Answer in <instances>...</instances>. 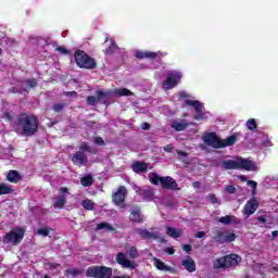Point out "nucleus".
<instances>
[{
  "mask_svg": "<svg viewBox=\"0 0 278 278\" xmlns=\"http://www.w3.org/2000/svg\"><path fill=\"white\" fill-rule=\"evenodd\" d=\"M153 262H154L153 265L157 270H163L164 273H172V274L175 273V268L168 265H165L164 262H162V260L154 257Z\"/></svg>",
  "mask_w": 278,
  "mask_h": 278,
  "instance_id": "obj_24",
  "label": "nucleus"
},
{
  "mask_svg": "<svg viewBox=\"0 0 278 278\" xmlns=\"http://www.w3.org/2000/svg\"><path fill=\"white\" fill-rule=\"evenodd\" d=\"M161 52H151V51H137L135 58L137 60H155Z\"/></svg>",
  "mask_w": 278,
  "mask_h": 278,
  "instance_id": "obj_23",
  "label": "nucleus"
},
{
  "mask_svg": "<svg viewBox=\"0 0 278 278\" xmlns=\"http://www.w3.org/2000/svg\"><path fill=\"white\" fill-rule=\"evenodd\" d=\"M115 262L116 264H119L122 268H130L131 270L136 269V264L134 262L129 261L125 253L118 252L115 255Z\"/></svg>",
  "mask_w": 278,
  "mask_h": 278,
  "instance_id": "obj_13",
  "label": "nucleus"
},
{
  "mask_svg": "<svg viewBox=\"0 0 278 278\" xmlns=\"http://www.w3.org/2000/svg\"><path fill=\"white\" fill-rule=\"evenodd\" d=\"M149 179L152 186H160V185L162 186V180L164 179V177L159 176L157 173H150Z\"/></svg>",
  "mask_w": 278,
  "mask_h": 278,
  "instance_id": "obj_27",
  "label": "nucleus"
},
{
  "mask_svg": "<svg viewBox=\"0 0 278 278\" xmlns=\"http://www.w3.org/2000/svg\"><path fill=\"white\" fill-rule=\"evenodd\" d=\"M37 233H38L39 236H43V238H47V236H49V228H47V227L39 228V229L37 230Z\"/></svg>",
  "mask_w": 278,
  "mask_h": 278,
  "instance_id": "obj_43",
  "label": "nucleus"
},
{
  "mask_svg": "<svg viewBox=\"0 0 278 278\" xmlns=\"http://www.w3.org/2000/svg\"><path fill=\"white\" fill-rule=\"evenodd\" d=\"M248 186H250L252 190H255L257 188V182L254 180H248Z\"/></svg>",
  "mask_w": 278,
  "mask_h": 278,
  "instance_id": "obj_49",
  "label": "nucleus"
},
{
  "mask_svg": "<svg viewBox=\"0 0 278 278\" xmlns=\"http://www.w3.org/2000/svg\"><path fill=\"white\" fill-rule=\"evenodd\" d=\"M236 240V233L230 232L224 237V243L225 242H233Z\"/></svg>",
  "mask_w": 278,
  "mask_h": 278,
  "instance_id": "obj_42",
  "label": "nucleus"
},
{
  "mask_svg": "<svg viewBox=\"0 0 278 278\" xmlns=\"http://www.w3.org/2000/svg\"><path fill=\"white\" fill-rule=\"evenodd\" d=\"M204 144L213 149H220V137L216 132H207L203 137Z\"/></svg>",
  "mask_w": 278,
  "mask_h": 278,
  "instance_id": "obj_12",
  "label": "nucleus"
},
{
  "mask_svg": "<svg viewBox=\"0 0 278 278\" xmlns=\"http://www.w3.org/2000/svg\"><path fill=\"white\" fill-rule=\"evenodd\" d=\"M207 199L212 205H216V203H218V198H216V194L214 193L208 194Z\"/></svg>",
  "mask_w": 278,
  "mask_h": 278,
  "instance_id": "obj_44",
  "label": "nucleus"
},
{
  "mask_svg": "<svg viewBox=\"0 0 278 278\" xmlns=\"http://www.w3.org/2000/svg\"><path fill=\"white\" fill-rule=\"evenodd\" d=\"M186 105H189L190 108H194L197 114L193 116L194 121H205L207 116L205 115V112H203V103H201L199 100H186Z\"/></svg>",
  "mask_w": 278,
  "mask_h": 278,
  "instance_id": "obj_10",
  "label": "nucleus"
},
{
  "mask_svg": "<svg viewBox=\"0 0 278 278\" xmlns=\"http://www.w3.org/2000/svg\"><path fill=\"white\" fill-rule=\"evenodd\" d=\"M80 151H88V153H92V149L90 148V146H88V143L83 142L79 146Z\"/></svg>",
  "mask_w": 278,
  "mask_h": 278,
  "instance_id": "obj_45",
  "label": "nucleus"
},
{
  "mask_svg": "<svg viewBox=\"0 0 278 278\" xmlns=\"http://www.w3.org/2000/svg\"><path fill=\"white\" fill-rule=\"evenodd\" d=\"M56 51H60L61 53H68V50L64 47L56 48Z\"/></svg>",
  "mask_w": 278,
  "mask_h": 278,
  "instance_id": "obj_57",
  "label": "nucleus"
},
{
  "mask_svg": "<svg viewBox=\"0 0 278 278\" xmlns=\"http://www.w3.org/2000/svg\"><path fill=\"white\" fill-rule=\"evenodd\" d=\"M141 129H143V131H149V129H151V124L149 123H143L141 125Z\"/></svg>",
  "mask_w": 278,
  "mask_h": 278,
  "instance_id": "obj_52",
  "label": "nucleus"
},
{
  "mask_svg": "<svg viewBox=\"0 0 278 278\" xmlns=\"http://www.w3.org/2000/svg\"><path fill=\"white\" fill-rule=\"evenodd\" d=\"M125 199H127V188L125 186H119L117 191L112 195V201L115 205H121L125 203Z\"/></svg>",
  "mask_w": 278,
  "mask_h": 278,
  "instance_id": "obj_14",
  "label": "nucleus"
},
{
  "mask_svg": "<svg viewBox=\"0 0 278 278\" xmlns=\"http://www.w3.org/2000/svg\"><path fill=\"white\" fill-rule=\"evenodd\" d=\"M226 192H228V194H236V187L233 185L226 186Z\"/></svg>",
  "mask_w": 278,
  "mask_h": 278,
  "instance_id": "obj_46",
  "label": "nucleus"
},
{
  "mask_svg": "<svg viewBox=\"0 0 278 278\" xmlns=\"http://www.w3.org/2000/svg\"><path fill=\"white\" fill-rule=\"evenodd\" d=\"M257 207H260V203H257V200L252 199L248 201L243 207V214L245 216H252V214H255L257 212Z\"/></svg>",
  "mask_w": 278,
  "mask_h": 278,
  "instance_id": "obj_17",
  "label": "nucleus"
},
{
  "mask_svg": "<svg viewBox=\"0 0 278 278\" xmlns=\"http://www.w3.org/2000/svg\"><path fill=\"white\" fill-rule=\"evenodd\" d=\"M135 233H137V236H139L141 240H157V238H160L157 233L151 232L149 231V229L146 228H137L135 230Z\"/></svg>",
  "mask_w": 278,
  "mask_h": 278,
  "instance_id": "obj_16",
  "label": "nucleus"
},
{
  "mask_svg": "<svg viewBox=\"0 0 278 278\" xmlns=\"http://www.w3.org/2000/svg\"><path fill=\"white\" fill-rule=\"evenodd\" d=\"M60 197H58L53 203L54 210H64L66 205V194H68V188L67 187H61L59 189Z\"/></svg>",
  "mask_w": 278,
  "mask_h": 278,
  "instance_id": "obj_11",
  "label": "nucleus"
},
{
  "mask_svg": "<svg viewBox=\"0 0 278 278\" xmlns=\"http://www.w3.org/2000/svg\"><path fill=\"white\" fill-rule=\"evenodd\" d=\"M23 238H25V228L15 227L3 237V242L4 244L18 247L23 242Z\"/></svg>",
  "mask_w": 278,
  "mask_h": 278,
  "instance_id": "obj_4",
  "label": "nucleus"
},
{
  "mask_svg": "<svg viewBox=\"0 0 278 278\" xmlns=\"http://www.w3.org/2000/svg\"><path fill=\"white\" fill-rule=\"evenodd\" d=\"M43 278H50L47 274L43 276Z\"/></svg>",
  "mask_w": 278,
  "mask_h": 278,
  "instance_id": "obj_62",
  "label": "nucleus"
},
{
  "mask_svg": "<svg viewBox=\"0 0 278 278\" xmlns=\"http://www.w3.org/2000/svg\"><path fill=\"white\" fill-rule=\"evenodd\" d=\"M193 188H201V182L200 181H194L192 182Z\"/></svg>",
  "mask_w": 278,
  "mask_h": 278,
  "instance_id": "obj_58",
  "label": "nucleus"
},
{
  "mask_svg": "<svg viewBox=\"0 0 278 278\" xmlns=\"http://www.w3.org/2000/svg\"><path fill=\"white\" fill-rule=\"evenodd\" d=\"M256 219L258 220V223H262L263 225H266V217L265 216H258Z\"/></svg>",
  "mask_w": 278,
  "mask_h": 278,
  "instance_id": "obj_55",
  "label": "nucleus"
},
{
  "mask_svg": "<svg viewBox=\"0 0 278 278\" xmlns=\"http://www.w3.org/2000/svg\"><path fill=\"white\" fill-rule=\"evenodd\" d=\"M72 162L75 166H86L88 164V155L83 151H78L72 156Z\"/></svg>",
  "mask_w": 278,
  "mask_h": 278,
  "instance_id": "obj_18",
  "label": "nucleus"
},
{
  "mask_svg": "<svg viewBox=\"0 0 278 278\" xmlns=\"http://www.w3.org/2000/svg\"><path fill=\"white\" fill-rule=\"evenodd\" d=\"M64 94L68 98L78 96L77 91H65Z\"/></svg>",
  "mask_w": 278,
  "mask_h": 278,
  "instance_id": "obj_50",
  "label": "nucleus"
},
{
  "mask_svg": "<svg viewBox=\"0 0 278 278\" xmlns=\"http://www.w3.org/2000/svg\"><path fill=\"white\" fill-rule=\"evenodd\" d=\"M194 238H205V231H198V232L194 235Z\"/></svg>",
  "mask_w": 278,
  "mask_h": 278,
  "instance_id": "obj_54",
  "label": "nucleus"
},
{
  "mask_svg": "<svg viewBox=\"0 0 278 278\" xmlns=\"http://www.w3.org/2000/svg\"><path fill=\"white\" fill-rule=\"evenodd\" d=\"M81 205L87 212H94V202L92 200L86 199L81 202Z\"/></svg>",
  "mask_w": 278,
  "mask_h": 278,
  "instance_id": "obj_34",
  "label": "nucleus"
},
{
  "mask_svg": "<svg viewBox=\"0 0 278 278\" xmlns=\"http://www.w3.org/2000/svg\"><path fill=\"white\" fill-rule=\"evenodd\" d=\"M165 253H167V255H175V248L173 247L166 248Z\"/></svg>",
  "mask_w": 278,
  "mask_h": 278,
  "instance_id": "obj_51",
  "label": "nucleus"
},
{
  "mask_svg": "<svg viewBox=\"0 0 278 278\" xmlns=\"http://www.w3.org/2000/svg\"><path fill=\"white\" fill-rule=\"evenodd\" d=\"M5 179L10 184H20L21 181H23V176L18 170L11 169L5 174Z\"/></svg>",
  "mask_w": 278,
  "mask_h": 278,
  "instance_id": "obj_19",
  "label": "nucleus"
},
{
  "mask_svg": "<svg viewBox=\"0 0 278 278\" xmlns=\"http://www.w3.org/2000/svg\"><path fill=\"white\" fill-rule=\"evenodd\" d=\"M21 84V88L12 87L9 89V92H11V94H23L24 92L29 93L31 88H36V86H38L36 78L24 79Z\"/></svg>",
  "mask_w": 278,
  "mask_h": 278,
  "instance_id": "obj_7",
  "label": "nucleus"
},
{
  "mask_svg": "<svg viewBox=\"0 0 278 278\" xmlns=\"http://www.w3.org/2000/svg\"><path fill=\"white\" fill-rule=\"evenodd\" d=\"M1 53H3V50L0 48V55H1Z\"/></svg>",
  "mask_w": 278,
  "mask_h": 278,
  "instance_id": "obj_63",
  "label": "nucleus"
},
{
  "mask_svg": "<svg viewBox=\"0 0 278 278\" xmlns=\"http://www.w3.org/2000/svg\"><path fill=\"white\" fill-rule=\"evenodd\" d=\"M64 108H66V103H64V102L63 103H54L52 105L53 112H56V113L63 112Z\"/></svg>",
  "mask_w": 278,
  "mask_h": 278,
  "instance_id": "obj_41",
  "label": "nucleus"
},
{
  "mask_svg": "<svg viewBox=\"0 0 278 278\" xmlns=\"http://www.w3.org/2000/svg\"><path fill=\"white\" fill-rule=\"evenodd\" d=\"M108 40H110V38L106 37V38H105V42H108Z\"/></svg>",
  "mask_w": 278,
  "mask_h": 278,
  "instance_id": "obj_64",
  "label": "nucleus"
},
{
  "mask_svg": "<svg viewBox=\"0 0 278 278\" xmlns=\"http://www.w3.org/2000/svg\"><path fill=\"white\" fill-rule=\"evenodd\" d=\"M129 218L131 223H144V219H142V213H140V208H132Z\"/></svg>",
  "mask_w": 278,
  "mask_h": 278,
  "instance_id": "obj_25",
  "label": "nucleus"
},
{
  "mask_svg": "<svg viewBox=\"0 0 278 278\" xmlns=\"http://www.w3.org/2000/svg\"><path fill=\"white\" fill-rule=\"evenodd\" d=\"M222 225H231L232 223H238V218L233 215H226L218 219Z\"/></svg>",
  "mask_w": 278,
  "mask_h": 278,
  "instance_id": "obj_29",
  "label": "nucleus"
},
{
  "mask_svg": "<svg viewBox=\"0 0 278 278\" xmlns=\"http://www.w3.org/2000/svg\"><path fill=\"white\" fill-rule=\"evenodd\" d=\"M14 125L16 130L20 131L21 136L31 138V136H36L38 134L40 122L38 121L37 115L22 112L16 116Z\"/></svg>",
  "mask_w": 278,
  "mask_h": 278,
  "instance_id": "obj_1",
  "label": "nucleus"
},
{
  "mask_svg": "<svg viewBox=\"0 0 278 278\" xmlns=\"http://www.w3.org/2000/svg\"><path fill=\"white\" fill-rule=\"evenodd\" d=\"M271 236H273V238H277V236H278V230L273 231V232H271Z\"/></svg>",
  "mask_w": 278,
  "mask_h": 278,
  "instance_id": "obj_59",
  "label": "nucleus"
},
{
  "mask_svg": "<svg viewBox=\"0 0 278 278\" xmlns=\"http://www.w3.org/2000/svg\"><path fill=\"white\" fill-rule=\"evenodd\" d=\"M14 192V189L10 185H5L4 182L0 184V197H3V194H12Z\"/></svg>",
  "mask_w": 278,
  "mask_h": 278,
  "instance_id": "obj_31",
  "label": "nucleus"
},
{
  "mask_svg": "<svg viewBox=\"0 0 278 278\" xmlns=\"http://www.w3.org/2000/svg\"><path fill=\"white\" fill-rule=\"evenodd\" d=\"M74 60L79 68H86L87 71H93L97 68V61L92 59L84 50H76L74 52Z\"/></svg>",
  "mask_w": 278,
  "mask_h": 278,
  "instance_id": "obj_3",
  "label": "nucleus"
},
{
  "mask_svg": "<svg viewBox=\"0 0 278 278\" xmlns=\"http://www.w3.org/2000/svg\"><path fill=\"white\" fill-rule=\"evenodd\" d=\"M93 142H94L96 144H99V147H103V146L105 144V141H104L103 138H101V137H96V138L93 139Z\"/></svg>",
  "mask_w": 278,
  "mask_h": 278,
  "instance_id": "obj_47",
  "label": "nucleus"
},
{
  "mask_svg": "<svg viewBox=\"0 0 278 278\" xmlns=\"http://www.w3.org/2000/svg\"><path fill=\"white\" fill-rule=\"evenodd\" d=\"M134 190L147 203H151V201H155V189H153V187H150V186H148V187L135 186Z\"/></svg>",
  "mask_w": 278,
  "mask_h": 278,
  "instance_id": "obj_9",
  "label": "nucleus"
},
{
  "mask_svg": "<svg viewBox=\"0 0 278 278\" xmlns=\"http://www.w3.org/2000/svg\"><path fill=\"white\" fill-rule=\"evenodd\" d=\"M240 264V256L238 254H229L224 257L217 258L213 266L214 268H231V266H238Z\"/></svg>",
  "mask_w": 278,
  "mask_h": 278,
  "instance_id": "obj_6",
  "label": "nucleus"
},
{
  "mask_svg": "<svg viewBox=\"0 0 278 278\" xmlns=\"http://www.w3.org/2000/svg\"><path fill=\"white\" fill-rule=\"evenodd\" d=\"M167 153H170V149L169 148H165L164 149Z\"/></svg>",
  "mask_w": 278,
  "mask_h": 278,
  "instance_id": "obj_61",
  "label": "nucleus"
},
{
  "mask_svg": "<svg viewBox=\"0 0 278 278\" xmlns=\"http://www.w3.org/2000/svg\"><path fill=\"white\" fill-rule=\"evenodd\" d=\"M182 251H185L186 253H190V251H192V245L190 244H185L182 247Z\"/></svg>",
  "mask_w": 278,
  "mask_h": 278,
  "instance_id": "obj_53",
  "label": "nucleus"
},
{
  "mask_svg": "<svg viewBox=\"0 0 278 278\" xmlns=\"http://www.w3.org/2000/svg\"><path fill=\"white\" fill-rule=\"evenodd\" d=\"M65 275H70L71 277H79L84 275V269L70 268L65 270Z\"/></svg>",
  "mask_w": 278,
  "mask_h": 278,
  "instance_id": "obj_36",
  "label": "nucleus"
},
{
  "mask_svg": "<svg viewBox=\"0 0 278 278\" xmlns=\"http://www.w3.org/2000/svg\"><path fill=\"white\" fill-rule=\"evenodd\" d=\"M116 97H132L134 92L127 88L115 89Z\"/></svg>",
  "mask_w": 278,
  "mask_h": 278,
  "instance_id": "obj_33",
  "label": "nucleus"
},
{
  "mask_svg": "<svg viewBox=\"0 0 278 278\" xmlns=\"http://www.w3.org/2000/svg\"><path fill=\"white\" fill-rule=\"evenodd\" d=\"M166 233L170 238H181V230L173 227H166Z\"/></svg>",
  "mask_w": 278,
  "mask_h": 278,
  "instance_id": "obj_32",
  "label": "nucleus"
},
{
  "mask_svg": "<svg viewBox=\"0 0 278 278\" xmlns=\"http://www.w3.org/2000/svg\"><path fill=\"white\" fill-rule=\"evenodd\" d=\"M184 268L188 270V273H194L197 270V263L190 256H187V260L181 262Z\"/></svg>",
  "mask_w": 278,
  "mask_h": 278,
  "instance_id": "obj_26",
  "label": "nucleus"
},
{
  "mask_svg": "<svg viewBox=\"0 0 278 278\" xmlns=\"http://www.w3.org/2000/svg\"><path fill=\"white\" fill-rule=\"evenodd\" d=\"M222 168H224V170H248V173H250L251 170H257V165H255V162L252 160L237 156L236 161H223Z\"/></svg>",
  "mask_w": 278,
  "mask_h": 278,
  "instance_id": "obj_2",
  "label": "nucleus"
},
{
  "mask_svg": "<svg viewBox=\"0 0 278 278\" xmlns=\"http://www.w3.org/2000/svg\"><path fill=\"white\" fill-rule=\"evenodd\" d=\"M181 77H184L181 72H177V71L169 72L167 74L166 79L163 81L164 90H173V88H175V86H177V84L181 81Z\"/></svg>",
  "mask_w": 278,
  "mask_h": 278,
  "instance_id": "obj_8",
  "label": "nucleus"
},
{
  "mask_svg": "<svg viewBox=\"0 0 278 278\" xmlns=\"http://www.w3.org/2000/svg\"><path fill=\"white\" fill-rule=\"evenodd\" d=\"M179 185L177 184V180H175L173 177L170 176H163L162 182H161V187L163 188V190H175L178 191L179 190Z\"/></svg>",
  "mask_w": 278,
  "mask_h": 278,
  "instance_id": "obj_15",
  "label": "nucleus"
},
{
  "mask_svg": "<svg viewBox=\"0 0 278 278\" xmlns=\"http://www.w3.org/2000/svg\"><path fill=\"white\" fill-rule=\"evenodd\" d=\"M98 231H101V229H106V231H115L114 226L110 225L109 223L102 222L97 225Z\"/></svg>",
  "mask_w": 278,
  "mask_h": 278,
  "instance_id": "obj_38",
  "label": "nucleus"
},
{
  "mask_svg": "<svg viewBox=\"0 0 278 278\" xmlns=\"http://www.w3.org/2000/svg\"><path fill=\"white\" fill-rule=\"evenodd\" d=\"M238 136H240V132H235L226 139H220L219 149H225L226 147H233V144L238 142Z\"/></svg>",
  "mask_w": 278,
  "mask_h": 278,
  "instance_id": "obj_22",
  "label": "nucleus"
},
{
  "mask_svg": "<svg viewBox=\"0 0 278 278\" xmlns=\"http://www.w3.org/2000/svg\"><path fill=\"white\" fill-rule=\"evenodd\" d=\"M2 118H4V121H8L9 123H11L12 121V113L10 112H5L2 116Z\"/></svg>",
  "mask_w": 278,
  "mask_h": 278,
  "instance_id": "obj_48",
  "label": "nucleus"
},
{
  "mask_svg": "<svg viewBox=\"0 0 278 278\" xmlns=\"http://www.w3.org/2000/svg\"><path fill=\"white\" fill-rule=\"evenodd\" d=\"M241 181H247V176H240Z\"/></svg>",
  "mask_w": 278,
  "mask_h": 278,
  "instance_id": "obj_60",
  "label": "nucleus"
},
{
  "mask_svg": "<svg viewBox=\"0 0 278 278\" xmlns=\"http://www.w3.org/2000/svg\"><path fill=\"white\" fill-rule=\"evenodd\" d=\"M116 51H118V45H116L115 41H112L110 47L104 50V53H106V55H113Z\"/></svg>",
  "mask_w": 278,
  "mask_h": 278,
  "instance_id": "obj_37",
  "label": "nucleus"
},
{
  "mask_svg": "<svg viewBox=\"0 0 278 278\" xmlns=\"http://www.w3.org/2000/svg\"><path fill=\"white\" fill-rule=\"evenodd\" d=\"M213 240L219 244H225V232L217 230L213 237Z\"/></svg>",
  "mask_w": 278,
  "mask_h": 278,
  "instance_id": "obj_35",
  "label": "nucleus"
},
{
  "mask_svg": "<svg viewBox=\"0 0 278 278\" xmlns=\"http://www.w3.org/2000/svg\"><path fill=\"white\" fill-rule=\"evenodd\" d=\"M245 126L248 129H250V131H255V129H257V122L255 118H250L247 121Z\"/></svg>",
  "mask_w": 278,
  "mask_h": 278,
  "instance_id": "obj_39",
  "label": "nucleus"
},
{
  "mask_svg": "<svg viewBox=\"0 0 278 278\" xmlns=\"http://www.w3.org/2000/svg\"><path fill=\"white\" fill-rule=\"evenodd\" d=\"M179 97H180V99H188L189 96L186 91H181V92H179Z\"/></svg>",
  "mask_w": 278,
  "mask_h": 278,
  "instance_id": "obj_56",
  "label": "nucleus"
},
{
  "mask_svg": "<svg viewBox=\"0 0 278 278\" xmlns=\"http://www.w3.org/2000/svg\"><path fill=\"white\" fill-rule=\"evenodd\" d=\"M131 169L137 175L147 173L149 170V163H146L144 161H136L132 163Z\"/></svg>",
  "mask_w": 278,
  "mask_h": 278,
  "instance_id": "obj_20",
  "label": "nucleus"
},
{
  "mask_svg": "<svg viewBox=\"0 0 278 278\" xmlns=\"http://www.w3.org/2000/svg\"><path fill=\"white\" fill-rule=\"evenodd\" d=\"M128 253L131 260H138V257H140V253L138 252V249L134 245L129 248Z\"/></svg>",
  "mask_w": 278,
  "mask_h": 278,
  "instance_id": "obj_40",
  "label": "nucleus"
},
{
  "mask_svg": "<svg viewBox=\"0 0 278 278\" xmlns=\"http://www.w3.org/2000/svg\"><path fill=\"white\" fill-rule=\"evenodd\" d=\"M172 129H175V131H186L188 129V122H174Z\"/></svg>",
  "mask_w": 278,
  "mask_h": 278,
  "instance_id": "obj_30",
  "label": "nucleus"
},
{
  "mask_svg": "<svg viewBox=\"0 0 278 278\" xmlns=\"http://www.w3.org/2000/svg\"><path fill=\"white\" fill-rule=\"evenodd\" d=\"M86 277L89 278H112V267L90 266L86 270Z\"/></svg>",
  "mask_w": 278,
  "mask_h": 278,
  "instance_id": "obj_5",
  "label": "nucleus"
},
{
  "mask_svg": "<svg viewBox=\"0 0 278 278\" xmlns=\"http://www.w3.org/2000/svg\"><path fill=\"white\" fill-rule=\"evenodd\" d=\"M108 92L105 91H98L97 96H89L87 97V104L88 105H97L99 101H103V99H106Z\"/></svg>",
  "mask_w": 278,
  "mask_h": 278,
  "instance_id": "obj_21",
  "label": "nucleus"
},
{
  "mask_svg": "<svg viewBox=\"0 0 278 278\" xmlns=\"http://www.w3.org/2000/svg\"><path fill=\"white\" fill-rule=\"evenodd\" d=\"M80 184L84 188H90L94 184V178L90 174H87L80 178Z\"/></svg>",
  "mask_w": 278,
  "mask_h": 278,
  "instance_id": "obj_28",
  "label": "nucleus"
}]
</instances>
